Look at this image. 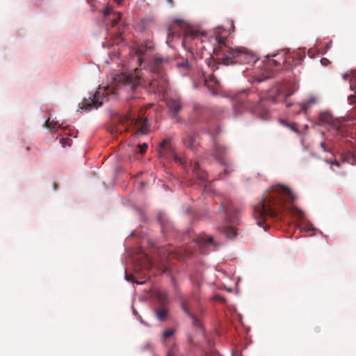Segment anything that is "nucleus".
Returning a JSON list of instances; mask_svg holds the SVG:
<instances>
[{
    "label": "nucleus",
    "mask_w": 356,
    "mask_h": 356,
    "mask_svg": "<svg viewBox=\"0 0 356 356\" xmlns=\"http://www.w3.org/2000/svg\"><path fill=\"white\" fill-rule=\"evenodd\" d=\"M295 200L296 196L289 188L282 185L272 186L253 207L257 224L266 229L267 217H277L284 210L286 202H293Z\"/></svg>",
    "instance_id": "obj_1"
},
{
    "label": "nucleus",
    "mask_w": 356,
    "mask_h": 356,
    "mask_svg": "<svg viewBox=\"0 0 356 356\" xmlns=\"http://www.w3.org/2000/svg\"><path fill=\"white\" fill-rule=\"evenodd\" d=\"M216 46L213 48V53L216 56L218 64L224 65H243L249 63L253 60L250 52L245 47H232L226 43V38L216 35Z\"/></svg>",
    "instance_id": "obj_2"
},
{
    "label": "nucleus",
    "mask_w": 356,
    "mask_h": 356,
    "mask_svg": "<svg viewBox=\"0 0 356 356\" xmlns=\"http://www.w3.org/2000/svg\"><path fill=\"white\" fill-rule=\"evenodd\" d=\"M168 63V58L155 57L154 59L152 66L153 75L152 79L149 82V86L154 92L164 93L167 91L168 86V79L163 70L164 66Z\"/></svg>",
    "instance_id": "obj_3"
},
{
    "label": "nucleus",
    "mask_w": 356,
    "mask_h": 356,
    "mask_svg": "<svg viewBox=\"0 0 356 356\" xmlns=\"http://www.w3.org/2000/svg\"><path fill=\"white\" fill-rule=\"evenodd\" d=\"M261 98L254 92L248 90H243L234 96V107L236 111H249L257 114L260 110Z\"/></svg>",
    "instance_id": "obj_4"
},
{
    "label": "nucleus",
    "mask_w": 356,
    "mask_h": 356,
    "mask_svg": "<svg viewBox=\"0 0 356 356\" xmlns=\"http://www.w3.org/2000/svg\"><path fill=\"white\" fill-rule=\"evenodd\" d=\"M119 124L116 131L122 133L127 130L129 127H134L136 129L135 135L147 134L150 131V125L147 118L136 117L131 113L120 116L118 118Z\"/></svg>",
    "instance_id": "obj_5"
},
{
    "label": "nucleus",
    "mask_w": 356,
    "mask_h": 356,
    "mask_svg": "<svg viewBox=\"0 0 356 356\" xmlns=\"http://www.w3.org/2000/svg\"><path fill=\"white\" fill-rule=\"evenodd\" d=\"M141 70L136 68L134 72L118 75L115 80L118 83L119 89L135 92L141 84Z\"/></svg>",
    "instance_id": "obj_6"
},
{
    "label": "nucleus",
    "mask_w": 356,
    "mask_h": 356,
    "mask_svg": "<svg viewBox=\"0 0 356 356\" xmlns=\"http://www.w3.org/2000/svg\"><path fill=\"white\" fill-rule=\"evenodd\" d=\"M214 245L216 243L213 241L212 236H199L187 248H179L175 250V256L179 259H183L188 257L193 253L195 248L198 247L200 251L203 252V248L207 246Z\"/></svg>",
    "instance_id": "obj_7"
},
{
    "label": "nucleus",
    "mask_w": 356,
    "mask_h": 356,
    "mask_svg": "<svg viewBox=\"0 0 356 356\" xmlns=\"http://www.w3.org/2000/svg\"><path fill=\"white\" fill-rule=\"evenodd\" d=\"M114 95V91L109 87L99 88L92 97L83 99L80 104L81 105L80 108L86 110H90L92 108H97L102 105L104 99Z\"/></svg>",
    "instance_id": "obj_8"
},
{
    "label": "nucleus",
    "mask_w": 356,
    "mask_h": 356,
    "mask_svg": "<svg viewBox=\"0 0 356 356\" xmlns=\"http://www.w3.org/2000/svg\"><path fill=\"white\" fill-rule=\"evenodd\" d=\"M318 120L321 123L330 125L333 134L337 136L344 138L347 136L348 131L346 127L343 124H341L338 119L334 118L330 112H321Z\"/></svg>",
    "instance_id": "obj_9"
},
{
    "label": "nucleus",
    "mask_w": 356,
    "mask_h": 356,
    "mask_svg": "<svg viewBox=\"0 0 356 356\" xmlns=\"http://www.w3.org/2000/svg\"><path fill=\"white\" fill-rule=\"evenodd\" d=\"M225 213H227L231 223H236L238 220L236 214L240 212V208L235 206L232 200H226L222 204Z\"/></svg>",
    "instance_id": "obj_10"
},
{
    "label": "nucleus",
    "mask_w": 356,
    "mask_h": 356,
    "mask_svg": "<svg viewBox=\"0 0 356 356\" xmlns=\"http://www.w3.org/2000/svg\"><path fill=\"white\" fill-rule=\"evenodd\" d=\"M200 35V33L199 31L188 29L186 31L184 39H183V46L188 49V50L191 51L193 47H192V41L198 40L199 37Z\"/></svg>",
    "instance_id": "obj_11"
},
{
    "label": "nucleus",
    "mask_w": 356,
    "mask_h": 356,
    "mask_svg": "<svg viewBox=\"0 0 356 356\" xmlns=\"http://www.w3.org/2000/svg\"><path fill=\"white\" fill-rule=\"evenodd\" d=\"M198 135L193 131H188L186 133V137L184 140V146L186 148L191 149L192 151H196L199 146V142L197 140Z\"/></svg>",
    "instance_id": "obj_12"
},
{
    "label": "nucleus",
    "mask_w": 356,
    "mask_h": 356,
    "mask_svg": "<svg viewBox=\"0 0 356 356\" xmlns=\"http://www.w3.org/2000/svg\"><path fill=\"white\" fill-rule=\"evenodd\" d=\"M167 107L171 116L175 118L182 108V102L179 98H171L167 102Z\"/></svg>",
    "instance_id": "obj_13"
},
{
    "label": "nucleus",
    "mask_w": 356,
    "mask_h": 356,
    "mask_svg": "<svg viewBox=\"0 0 356 356\" xmlns=\"http://www.w3.org/2000/svg\"><path fill=\"white\" fill-rule=\"evenodd\" d=\"M190 305H189V303L187 300H184L182 302H181V308L182 309L184 310V312L188 315L190 316V318H191L192 320V322H193V324L194 326H195L197 328H201V323L199 321V320L195 317L191 313V311H190V308H189Z\"/></svg>",
    "instance_id": "obj_14"
},
{
    "label": "nucleus",
    "mask_w": 356,
    "mask_h": 356,
    "mask_svg": "<svg viewBox=\"0 0 356 356\" xmlns=\"http://www.w3.org/2000/svg\"><path fill=\"white\" fill-rule=\"evenodd\" d=\"M226 148L214 142L213 145V156L215 158L222 164L227 165L222 161V156L226 153Z\"/></svg>",
    "instance_id": "obj_15"
},
{
    "label": "nucleus",
    "mask_w": 356,
    "mask_h": 356,
    "mask_svg": "<svg viewBox=\"0 0 356 356\" xmlns=\"http://www.w3.org/2000/svg\"><path fill=\"white\" fill-rule=\"evenodd\" d=\"M193 172L196 177L202 182H204L207 179V173L200 168V165L197 162H195L193 167Z\"/></svg>",
    "instance_id": "obj_16"
},
{
    "label": "nucleus",
    "mask_w": 356,
    "mask_h": 356,
    "mask_svg": "<svg viewBox=\"0 0 356 356\" xmlns=\"http://www.w3.org/2000/svg\"><path fill=\"white\" fill-rule=\"evenodd\" d=\"M143 48H145L148 50L152 49L153 48L152 42L150 41H146L145 43L140 45L137 48L136 54H137V56L138 57V60L140 61H142V60H143L142 56H143Z\"/></svg>",
    "instance_id": "obj_17"
},
{
    "label": "nucleus",
    "mask_w": 356,
    "mask_h": 356,
    "mask_svg": "<svg viewBox=\"0 0 356 356\" xmlns=\"http://www.w3.org/2000/svg\"><path fill=\"white\" fill-rule=\"evenodd\" d=\"M156 297L161 305H165L168 302V297L165 291L158 290L156 292Z\"/></svg>",
    "instance_id": "obj_18"
},
{
    "label": "nucleus",
    "mask_w": 356,
    "mask_h": 356,
    "mask_svg": "<svg viewBox=\"0 0 356 356\" xmlns=\"http://www.w3.org/2000/svg\"><path fill=\"white\" fill-rule=\"evenodd\" d=\"M220 232L224 233L229 238H232L236 235L235 229L232 226H225L220 229Z\"/></svg>",
    "instance_id": "obj_19"
},
{
    "label": "nucleus",
    "mask_w": 356,
    "mask_h": 356,
    "mask_svg": "<svg viewBox=\"0 0 356 356\" xmlns=\"http://www.w3.org/2000/svg\"><path fill=\"white\" fill-rule=\"evenodd\" d=\"M156 317L159 321H164L165 320L167 315H168V309L165 307V305H161V307L156 311Z\"/></svg>",
    "instance_id": "obj_20"
},
{
    "label": "nucleus",
    "mask_w": 356,
    "mask_h": 356,
    "mask_svg": "<svg viewBox=\"0 0 356 356\" xmlns=\"http://www.w3.org/2000/svg\"><path fill=\"white\" fill-rule=\"evenodd\" d=\"M274 57H276V59H271L268 61L269 65H274V66H278L281 65V62L284 63L285 59L282 58V56H280V54H276L274 56Z\"/></svg>",
    "instance_id": "obj_21"
},
{
    "label": "nucleus",
    "mask_w": 356,
    "mask_h": 356,
    "mask_svg": "<svg viewBox=\"0 0 356 356\" xmlns=\"http://www.w3.org/2000/svg\"><path fill=\"white\" fill-rule=\"evenodd\" d=\"M320 147L324 152H330L333 156L332 151L334 147L333 144H326L324 141L320 143Z\"/></svg>",
    "instance_id": "obj_22"
},
{
    "label": "nucleus",
    "mask_w": 356,
    "mask_h": 356,
    "mask_svg": "<svg viewBox=\"0 0 356 356\" xmlns=\"http://www.w3.org/2000/svg\"><path fill=\"white\" fill-rule=\"evenodd\" d=\"M44 126L50 129L51 131H53L54 129H56L57 127H60L61 129H65L64 127H62L61 125H58L57 122H54V120L50 121L49 119L47 120L44 122Z\"/></svg>",
    "instance_id": "obj_23"
},
{
    "label": "nucleus",
    "mask_w": 356,
    "mask_h": 356,
    "mask_svg": "<svg viewBox=\"0 0 356 356\" xmlns=\"http://www.w3.org/2000/svg\"><path fill=\"white\" fill-rule=\"evenodd\" d=\"M172 149V147H171V145H170V138H165L164 139L161 145H160V150H159V154L161 155L162 154V151L164 150V149Z\"/></svg>",
    "instance_id": "obj_24"
},
{
    "label": "nucleus",
    "mask_w": 356,
    "mask_h": 356,
    "mask_svg": "<svg viewBox=\"0 0 356 356\" xmlns=\"http://www.w3.org/2000/svg\"><path fill=\"white\" fill-rule=\"evenodd\" d=\"M113 17L111 20V26H115L121 19L122 15L120 12H115L113 13Z\"/></svg>",
    "instance_id": "obj_25"
},
{
    "label": "nucleus",
    "mask_w": 356,
    "mask_h": 356,
    "mask_svg": "<svg viewBox=\"0 0 356 356\" xmlns=\"http://www.w3.org/2000/svg\"><path fill=\"white\" fill-rule=\"evenodd\" d=\"M316 102V99L314 97L309 98L302 106V109L305 112L314 103Z\"/></svg>",
    "instance_id": "obj_26"
},
{
    "label": "nucleus",
    "mask_w": 356,
    "mask_h": 356,
    "mask_svg": "<svg viewBox=\"0 0 356 356\" xmlns=\"http://www.w3.org/2000/svg\"><path fill=\"white\" fill-rule=\"evenodd\" d=\"M174 333H175V331L172 329L166 330L165 331H164V332L163 334V339H167L168 338L172 336L174 334Z\"/></svg>",
    "instance_id": "obj_27"
},
{
    "label": "nucleus",
    "mask_w": 356,
    "mask_h": 356,
    "mask_svg": "<svg viewBox=\"0 0 356 356\" xmlns=\"http://www.w3.org/2000/svg\"><path fill=\"white\" fill-rule=\"evenodd\" d=\"M147 143H143V144H138L137 145V149H138V151L141 153V154H143L146 152L147 150Z\"/></svg>",
    "instance_id": "obj_28"
},
{
    "label": "nucleus",
    "mask_w": 356,
    "mask_h": 356,
    "mask_svg": "<svg viewBox=\"0 0 356 356\" xmlns=\"http://www.w3.org/2000/svg\"><path fill=\"white\" fill-rule=\"evenodd\" d=\"M60 143H61L63 147L70 146L71 145V140L69 138H62L60 140Z\"/></svg>",
    "instance_id": "obj_29"
},
{
    "label": "nucleus",
    "mask_w": 356,
    "mask_h": 356,
    "mask_svg": "<svg viewBox=\"0 0 356 356\" xmlns=\"http://www.w3.org/2000/svg\"><path fill=\"white\" fill-rule=\"evenodd\" d=\"M233 170H234V169L232 168V165L227 164V168L224 170L223 175H227ZM222 173L220 174V177H222Z\"/></svg>",
    "instance_id": "obj_30"
},
{
    "label": "nucleus",
    "mask_w": 356,
    "mask_h": 356,
    "mask_svg": "<svg viewBox=\"0 0 356 356\" xmlns=\"http://www.w3.org/2000/svg\"><path fill=\"white\" fill-rule=\"evenodd\" d=\"M348 101L350 104H356V90L354 95H351L349 96Z\"/></svg>",
    "instance_id": "obj_31"
},
{
    "label": "nucleus",
    "mask_w": 356,
    "mask_h": 356,
    "mask_svg": "<svg viewBox=\"0 0 356 356\" xmlns=\"http://www.w3.org/2000/svg\"><path fill=\"white\" fill-rule=\"evenodd\" d=\"M113 13H112V8L109 6H107L105 10H104V15L106 17L110 16L111 14H113Z\"/></svg>",
    "instance_id": "obj_32"
},
{
    "label": "nucleus",
    "mask_w": 356,
    "mask_h": 356,
    "mask_svg": "<svg viewBox=\"0 0 356 356\" xmlns=\"http://www.w3.org/2000/svg\"><path fill=\"white\" fill-rule=\"evenodd\" d=\"M325 162L327 163H330V165H334L337 167L340 165V163L337 161H332L331 159H325Z\"/></svg>",
    "instance_id": "obj_33"
},
{
    "label": "nucleus",
    "mask_w": 356,
    "mask_h": 356,
    "mask_svg": "<svg viewBox=\"0 0 356 356\" xmlns=\"http://www.w3.org/2000/svg\"><path fill=\"white\" fill-rule=\"evenodd\" d=\"M205 356H220L219 353L216 350H211L205 354Z\"/></svg>",
    "instance_id": "obj_34"
},
{
    "label": "nucleus",
    "mask_w": 356,
    "mask_h": 356,
    "mask_svg": "<svg viewBox=\"0 0 356 356\" xmlns=\"http://www.w3.org/2000/svg\"><path fill=\"white\" fill-rule=\"evenodd\" d=\"M177 65L179 67H182L188 68L189 67V63H188V60H185V61H183L181 63H179L177 64Z\"/></svg>",
    "instance_id": "obj_35"
},
{
    "label": "nucleus",
    "mask_w": 356,
    "mask_h": 356,
    "mask_svg": "<svg viewBox=\"0 0 356 356\" xmlns=\"http://www.w3.org/2000/svg\"><path fill=\"white\" fill-rule=\"evenodd\" d=\"M350 90H356V83L353 82V81L350 80Z\"/></svg>",
    "instance_id": "obj_36"
},
{
    "label": "nucleus",
    "mask_w": 356,
    "mask_h": 356,
    "mask_svg": "<svg viewBox=\"0 0 356 356\" xmlns=\"http://www.w3.org/2000/svg\"><path fill=\"white\" fill-rule=\"evenodd\" d=\"M296 211H297V214H298V218H303V216H304L303 212L300 210H298V209Z\"/></svg>",
    "instance_id": "obj_37"
},
{
    "label": "nucleus",
    "mask_w": 356,
    "mask_h": 356,
    "mask_svg": "<svg viewBox=\"0 0 356 356\" xmlns=\"http://www.w3.org/2000/svg\"><path fill=\"white\" fill-rule=\"evenodd\" d=\"M210 79H211V81H213L216 84L218 83V81L216 80V77L213 75L211 76Z\"/></svg>",
    "instance_id": "obj_38"
},
{
    "label": "nucleus",
    "mask_w": 356,
    "mask_h": 356,
    "mask_svg": "<svg viewBox=\"0 0 356 356\" xmlns=\"http://www.w3.org/2000/svg\"><path fill=\"white\" fill-rule=\"evenodd\" d=\"M167 356H173V350H170L168 353H167Z\"/></svg>",
    "instance_id": "obj_39"
},
{
    "label": "nucleus",
    "mask_w": 356,
    "mask_h": 356,
    "mask_svg": "<svg viewBox=\"0 0 356 356\" xmlns=\"http://www.w3.org/2000/svg\"><path fill=\"white\" fill-rule=\"evenodd\" d=\"M325 143H326V144H333V142L332 141V140H329V139H325Z\"/></svg>",
    "instance_id": "obj_40"
},
{
    "label": "nucleus",
    "mask_w": 356,
    "mask_h": 356,
    "mask_svg": "<svg viewBox=\"0 0 356 356\" xmlns=\"http://www.w3.org/2000/svg\"><path fill=\"white\" fill-rule=\"evenodd\" d=\"M231 26H232V31H234V22L232 20L231 21Z\"/></svg>",
    "instance_id": "obj_41"
},
{
    "label": "nucleus",
    "mask_w": 356,
    "mask_h": 356,
    "mask_svg": "<svg viewBox=\"0 0 356 356\" xmlns=\"http://www.w3.org/2000/svg\"><path fill=\"white\" fill-rule=\"evenodd\" d=\"M175 160L176 161H181V159L179 157H178V156H175Z\"/></svg>",
    "instance_id": "obj_42"
},
{
    "label": "nucleus",
    "mask_w": 356,
    "mask_h": 356,
    "mask_svg": "<svg viewBox=\"0 0 356 356\" xmlns=\"http://www.w3.org/2000/svg\"><path fill=\"white\" fill-rule=\"evenodd\" d=\"M125 278H126L127 280H129V281L131 280V277L129 275H127V274H126Z\"/></svg>",
    "instance_id": "obj_43"
},
{
    "label": "nucleus",
    "mask_w": 356,
    "mask_h": 356,
    "mask_svg": "<svg viewBox=\"0 0 356 356\" xmlns=\"http://www.w3.org/2000/svg\"><path fill=\"white\" fill-rule=\"evenodd\" d=\"M167 1L171 5V6H173L174 4V2H173V0H167Z\"/></svg>",
    "instance_id": "obj_44"
},
{
    "label": "nucleus",
    "mask_w": 356,
    "mask_h": 356,
    "mask_svg": "<svg viewBox=\"0 0 356 356\" xmlns=\"http://www.w3.org/2000/svg\"><path fill=\"white\" fill-rule=\"evenodd\" d=\"M118 4H120L122 0H113Z\"/></svg>",
    "instance_id": "obj_45"
},
{
    "label": "nucleus",
    "mask_w": 356,
    "mask_h": 356,
    "mask_svg": "<svg viewBox=\"0 0 356 356\" xmlns=\"http://www.w3.org/2000/svg\"><path fill=\"white\" fill-rule=\"evenodd\" d=\"M53 186H54V190H56L57 187H58V185H57L56 183L54 182Z\"/></svg>",
    "instance_id": "obj_46"
},
{
    "label": "nucleus",
    "mask_w": 356,
    "mask_h": 356,
    "mask_svg": "<svg viewBox=\"0 0 356 356\" xmlns=\"http://www.w3.org/2000/svg\"><path fill=\"white\" fill-rule=\"evenodd\" d=\"M168 35H170V34H172V33L171 32V29H168Z\"/></svg>",
    "instance_id": "obj_47"
},
{
    "label": "nucleus",
    "mask_w": 356,
    "mask_h": 356,
    "mask_svg": "<svg viewBox=\"0 0 356 356\" xmlns=\"http://www.w3.org/2000/svg\"><path fill=\"white\" fill-rule=\"evenodd\" d=\"M175 22H176L177 23H178V24H179V23L182 22V21H181V20H179V19H176V20H175Z\"/></svg>",
    "instance_id": "obj_48"
},
{
    "label": "nucleus",
    "mask_w": 356,
    "mask_h": 356,
    "mask_svg": "<svg viewBox=\"0 0 356 356\" xmlns=\"http://www.w3.org/2000/svg\"><path fill=\"white\" fill-rule=\"evenodd\" d=\"M148 49H145V48H143V56L145 55L146 51H147Z\"/></svg>",
    "instance_id": "obj_49"
},
{
    "label": "nucleus",
    "mask_w": 356,
    "mask_h": 356,
    "mask_svg": "<svg viewBox=\"0 0 356 356\" xmlns=\"http://www.w3.org/2000/svg\"><path fill=\"white\" fill-rule=\"evenodd\" d=\"M348 77V74L343 75V79H346Z\"/></svg>",
    "instance_id": "obj_50"
},
{
    "label": "nucleus",
    "mask_w": 356,
    "mask_h": 356,
    "mask_svg": "<svg viewBox=\"0 0 356 356\" xmlns=\"http://www.w3.org/2000/svg\"><path fill=\"white\" fill-rule=\"evenodd\" d=\"M354 76L356 77V72H355V75H354Z\"/></svg>",
    "instance_id": "obj_51"
}]
</instances>
